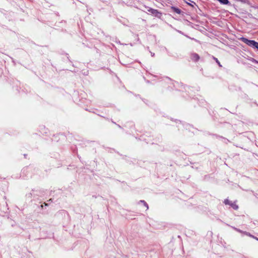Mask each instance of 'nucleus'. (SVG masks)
Masks as SVG:
<instances>
[{"label": "nucleus", "instance_id": "f03ea898", "mask_svg": "<svg viewBox=\"0 0 258 258\" xmlns=\"http://www.w3.org/2000/svg\"><path fill=\"white\" fill-rule=\"evenodd\" d=\"M147 11L157 18H160L161 16V13L159 12L157 10L148 8Z\"/></svg>", "mask_w": 258, "mask_h": 258}, {"label": "nucleus", "instance_id": "f257e3e1", "mask_svg": "<svg viewBox=\"0 0 258 258\" xmlns=\"http://www.w3.org/2000/svg\"><path fill=\"white\" fill-rule=\"evenodd\" d=\"M240 39L242 42L247 44L248 45L258 49V43L255 41L250 40L244 37L241 38Z\"/></svg>", "mask_w": 258, "mask_h": 258}, {"label": "nucleus", "instance_id": "6e6552de", "mask_svg": "<svg viewBox=\"0 0 258 258\" xmlns=\"http://www.w3.org/2000/svg\"><path fill=\"white\" fill-rule=\"evenodd\" d=\"M151 54L152 56H154L155 55L154 53H152V52L151 53Z\"/></svg>", "mask_w": 258, "mask_h": 258}, {"label": "nucleus", "instance_id": "7ed1b4c3", "mask_svg": "<svg viewBox=\"0 0 258 258\" xmlns=\"http://www.w3.org/2000/svg\"><path fill=\"white\" fill-rule=\"evenodd\" d=\"M224 203L226 205H230L234 210H237L238 208V206L235 203H233L227 199L224 201Z\"/></svg>", "mask_w": 258, "mask_h": 258}, {"label": "nucleus", "instance_id": "20e7f679", "mask_svg": "<svg viewBox=\"0 0 258 258\" xmlns=\"http://www.w3.org/2000/svg\"><path fill=\"white\" fill-rule=\"evenodd\" d=\"M171 9L174 12L178 14H180L181 13V10L177 8L172 7Z\"/></svg>", "mask_w": 258, "mask_h": 258}, {"label": "nucleus", "instance_id": "0eeeda50", "mask_svg": "<svg viewBox=\"0 0 258 258\" xmlns=\"http://www.w3.org/2000/svg\"><path fill=\"white\" fill-rule=\"evenodd\" d=\"M200 59V57L198 54L195 53V60H198Z\"/></svg>", "mask_w": 258, "mask_h": 258}, {"label": "nucleus", "instance_id": "39448f33", "mask_svg": "<svg viewBox=\"0 0 258 258\" xmlns=\"http://www.w3.org/2000/svg\"><path fill=\"white\" fill-rule=\"evenodd\" d=\"M140 202L143 204V205L146 207L147 210H148L149 209L148 205V204H147V203L145 201L141 200L140 201Z\"/></svg>", "mask_w": 258, "mask_h": 258}, {"label": "nucleus", "instance_id": "423d86ee", "mask_svg": "<svg viewBox=\"0 0 258 258\" xmlns=\"http://www.w3.org/2000/svg\"><path fill=\"white\" fill-rule=\"evenodd\" d=\"M213 58L214 60H216V62L218 64V65L220 66V67H222L221 64H220V62L219 61V60H218V59L215 57H213Z\"/></svg>", "mask_w": 258, "mask_h": 258}]
</instances>
